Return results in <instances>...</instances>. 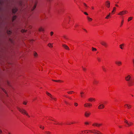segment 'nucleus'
<instances>
[{"mask_svg": "<svg viewBox=\"0 0 134 134\" xmlns=\"http://www.w3.org/2000/svg\"><path fill=\"white\" fill-rule=\"evenodd\" d=\"M131 76L130 75H128L125 77L126 80L128 82V84L130 86H133L134 85V82L131 80Z\"/></svg>", "mask_w": 134, "mask_h": 134, "instance_id": "1", "label": "nucleus"}, {"mask_svg": "<svg viewBox=\"0 0 134 134\" xmlns=\"http://www.w3.org/2000/svg\"><path fill=\"white\" fill-rule=\"evenodd\" d=\"M18 110L22 114H26L29 117H30V116L28 115V113L26 112V111L23 109H21L19 108H18Z\"/></svg>", "mask_w": 134, "mask_h": 134, "instance_id": "2", "label": "nucleus"}, {"mask_svg": "<svg viewBox=\"0 0 134 134\" xmlns=\"http://www.w3.org/2000/svg\"><path fill=\"white\" fill-rule=\"evenodd\" d=\"M128 11L126 10H123L119 12L118 14V15L122 16L123 15H125V14L127 13Z\"/></svg>", "mask_w": 134, "mask_h": 134, "instance_id": "3", "label": "nucleus"}, {"mask_svg": "<svg viewBox=\"0 0 134 134\" xmlns=\"http://www.w3.org/2000/svg\"><path fill=\"white\" fill-rule=\"evenodd\" d=\"M89 131L93 133H97V134H102L99 131L95 130H93V131H92L91 130H89Z\"/></svg>", "mask_w": 134, "mask_h": 134, "instance_id": "4", "label": "nucleus"}, {"mask_svg": "<svg viewBox=\"0 0 134 134\" xmlns=\"http://www.w3.org/2000/svg\"><path fill=\"white\" fill-rule=\"evenodd\" d=\"M91 113L88 111H86L85 114V115L86 117H88L90 115Z\"/></svg>", "mask_w": 134, "mask_h": 134, "instance_id": "5", "label": "nucleus"}, {"mask_svg": "<svg viewBox=\"0 0 134 134\" xmlns=\"http://www.w3.org/2000/svg\"><path fill=\"white\" fill-rule=\"evenodd\" d=\"M105 4L107 7H108L109 8L110 7V2L108 1H107L105 3Z\"/></svg>", "mask_w": 134, "mask_h": 134, "instance_id": "6", "label": "nucleus"}, {"mask_svg": "<svg viewBox=\"0 0 134 134\" xmlns=\"http://www.w3.org/2000/svg\"><path fill=\"white\" fill-rule=\"evenodd\" d=\"M84 106L85 107H90L92 105V104L90 103H86L84 104Z\"/></svg>", "mask_w": 134, "mask_h": 134, "instance_id": "7", "label": "nucleus"}, {"mask_svg": "<svg viewBox=\"0 0 134 134\" xmlns=\"http://www.w3.org/2000/svg\"><path fill=\"white\" fill-rule=\"evenodd\" d=\"M104 106L103 104H101L98 107V108L99 109H102L104 108Z\"/></svg>", "mask_w": 134, "mask_h": 134, "instance_id": "8", "label": "nucleus"}, {"mask_svg": "<svg viewBox=\"0 0 134 134\" xmlns=\"http://www.w3.org/2000/svg\"><path fill=\"white\" fill-rule=\"evenodd\" d=\"M63 47L66 49L69 50V47L65 44H63Z\"/></svg>", "mask_w": 134, "mask_h": 134, "instance_id": "9", "label": "nucleus"}, {"mask_svg": "<svg viewBox=\"0 0 134 134\" xmlns=\"http://www.w3.org/2000/svg\"><path fill=\"white\" fill-rule=\"evenodd\" d=\"M18 10L16 8H13L12 9V12L13 14H15L17 11Z\"/></svg>", "mask_w": 134, "mask_h": 134, "instance_id": "10", "label": "nucleus"}, {"mask_svg": "<svg viewBox=\"0 0 134 134\" xmlns=\"http://www.w3.org/2000/svg\"><path fill=\"white\" fill-rule=\"evenodd\" d=\"M80 96L82 98L84 97L85 96L84 92L83 91H81L80 92Z\"/></svg>", "mask_w": 134, "mask_h": 134, "instance_id": "11", "label": "nucleus"}, {"mask_svg": "<svg viewBox=\"0 0 134 134\" xmlns=\"http://www.w3.org/2000/svg\"><path fill=\"white\" fill-rule=\"evenodd\" d=\"M115 63L118 66L121 65L122 64L121 62L120 61H116Z\"/></svg>", "mask_w": 134, "mask_h": 134, "instance_id": "12", "label": "nucleus"}, {"mask_svg": "<svg viewBox=\"0 0 134 134\" xmlns=\"http://www.w3.org/2000/svg\"><path fill=\"white\" fill-rule=\"evenodd\" d=\"M100 43L103 45L105 47H106L107 46V43L104 41H102Z\"/></svg>", "mask_w": 134, "mask_h": 134, "instance_id": "13", "label": "nucleus"}, {"mask_svg": "<svg viewBox=\"0 0 134 134\" xmlns=\"http://www.w3.org/2000/svg\"><path fill=\"white\" fill-rule=\"evenodd\" d=\"M36 5H37V3H35L34 7H33V8H32V9H31L32 11H33L35 9V8L36 7Z\"/></svg>", "mask_w": 134, "mask_h": 134, "instance_id": "14", "label": "nucleus"}, {"mask_svg": "<svg viewBox=\"0 0 134 134\" xmlns=\"http://www.w3.org/2000/svg\"><path fill=\"white\" fill-rule=\"evenodd\" d=\"M125 106H127L128 108H130L131 107V106L130 105L128 104H126L125 105Z\"/></svg>", "mask_w": 134, "mask_h": 134, "instance_id": "15", "label": "nucleus"}, {"mask_svg": "<svg viewBox=\"0 0 134 134\" xmlns=\"http://www.w3.org/2000/svg\"><path fill=\"white\" fill-rule=\"evenodd\" d=\"M38 30H39V31H44V29L41 27L39 28L38 29Z\"/></svg>", "mask_w": 134, "mask_h": 134, "instance_id": "16", "label": "nucleus"}, {"mask_svg": "<svg viewBox=\"0 0 134 134\" xmlns=\"http://www.w3.org/2000/svg\"><path fill=\"white\" fill-rule=\"evenodd\" d=\"M98 82L96 80H94L93 81V83L94 84H97L98 83Z\"/></svg>", "mask_w": 134, "mask_h": 134, "instance_id": "17", "label": "nucleus"}, {"mask_svg": "<svg viewBox=\"0 0 134 134\" xmlns=\"http://www.w3.org/2000/svg\"><path fill=\"white\" fill-rule=\"evenodd\" d=\"M124 45V44H120V48L121 49H123V48L122 47V46H123Z\"/></svg>", "mask_w": 134, "mask_h": 134, "instance_id": "18", "label": "nucleus"}, {"mask_svg": "<svg viewBox=\"0 0 134 134\" xmlns=\"http://www.w3.org/2000/svg\"><path fill=\"white\" fill-rule=\"evenodd\" d=\"M48 46L49 47H53V46H52V44H51V43H49L48 44Z\"/></svg>", "mask_w": 134, "mask_h": 134, "instance_id": "19", "label": "nucleus"}, {"mask_svg": "<svg viewBox=\"0 0 134 134\" xmlns=\"http://www.w3.org/2000/svg\"><path fill=\"white\" fill-rule=\"evenodd\" d=\"M132 18H133V17H129L128 18V21H130V20H132Z\"/></svg>", "mask_w": 134, "mask_h": 134, "instance_id": "20", "label": "nucleus"}, {"mask_svg": "<svg viewBox=\"0 0 134 134\" xmlns=\"http://www.w3.org/2000/svg\"><path fill=\"white\" fill-rule=\"evenodd\" d=\"M87 18L88 20L89 21H91L92 20V19L90 18L89 16H87Z\"/></svg>", "mask_w": 134, "mask_h": 134, "instance_id": "21", "label": "nucleus"}, {"mask_svg": "<svg viewBox=\"0 0 134 134\" xmlns=\"http://www.w3.org/2000/svg\"><path fill=\"white\" fill-rule=\"evenodd\" d=\"M16 16H13L12 18L13 20L14 21V20L16 18Z\"/></svg>", "mask_w": 134, "mask_h": 134, "instance_id": "22", "label": "nucleus"}, {"mask_svg": "<svg viewBox=\"0 0 134 134\" xmlns=\"http://www.w3.org/2000/svg\"><path fill=\"white\" fill-rule=\"evenodd\" d=\"M92 51H97V49L95 48H93V47H92Z\"/></svg>", "mask_w": 134, "mask_h": 134, "instance_id": "23", "label": "nucleus"}, {"mask_svg": "<svg viewBox=\"0 0 134 134\" xmlns=\"http://www.w3.org/2000/svg\"><path fill=\"white\" fill-rule=\"evenodd\" d=\"M88 100L89 101L91 102V101H92L93 98H89L88 99Z\"/></svg>", "mask_w": 134, "mask_h": 134, "instance_id": "24", "label": "nucleus"}, {"mask_svg": "<svg viewBox=\"0 0 134 134\" xmlns=\"http://www.w3.org/2000/svg\"><path fill=\"white\" fill-rule=\"evenodd\" d=\"M34 55L35 57H36L37 55V54L36 52H34Z\"/></svg>", "mask_w": 134, "mask_h": 134, "instance_id": "25", "label": "nucleus"}, {"mask_svg": "<svg viewBox=\"0 0 134 134\" xmlns=\"http://www.w3.org/2000/svg\"><path fill=\"white\" fill-rule=\"evenodd\" d=\"M110 13H109V15H108L105 18L106 19H108V17L110 16Z\"/></svg>", "mask_w": 134, "mask_h": 134, "instance_id": "26", "label": "nucleus"}, {"mask_svg": "<svg viewBox=\"0 0 134 134\" xmlns=\"http://www.w3.org/2000/svg\"><path fill=\"white\" fill-rule=\"evenodd\" d=\"M82 67L83 70L84 71H85L86 70V69L83 66H82Z\"/></svg>", "mask_w": 134, "mask_h": 134, "instance_id": "27", "label": "nucleus"}, {"mask_svg": "<svg viewBox=\"0 0 134 134\" xmlns=\"http://www.w3.org/2000/svg\"><path fill=\"white\" fill-rule=\"evenodd\" d=\"M98 124L96 123H94L92 125L93 126H97Z\"/></svg>", "mask_w": 134, "mask_h": 134, "instance_id": "28", "label": "nucleus"}, {"mask_svg": "<svg viewBox=\"0 0 134 134\" xmlns=\"http://www.w3.org/2000/svg\"><path fill=\"white\" fill-rule=\"evenodd\" d=\"M63 37L64 38H65V39H66V40H68V38H67V37H66V36L65 35H64L63 36Z\"/></svg>", "mask_w": 134, "mask_h": 134, "instance_id": "29", "label": "nucleus"}, {"mask_svg": "<svg viewBox=\"0 0 134 134\" xmlns=\"http://www.w3.org/2000/svg\"><path fill=\"white\" fill-rule=\"evenodd\" d=\"M26 30H21V32H23V33L25 32H26Z\"/></svg>", "mask_w": 134, "mask_h": 134, "instance_id": "30", "label": "nucleus"}, {"mask_svg": "<svg viewBox=\"0 0 134 134\" xmlns=\"http://www.w3.org/2000/svg\"><path fill=\"white\" fill-rule=\"evenodd\" d=\"M46 94L48 96H49L51 95V94H50L49 93H48L47 92H46Z\"/></svg>", "mask_w": 134, "mask_h": 134, "instance_id": "31", "label": "nucleus"}, {"mask_svg": "<svg viewBox=\"0 0 134 134\" xmlns=\"http://www.w3.org/2000/svg\"><path fill=\"white\" fill-rule=\"evenodd\" d=\"M45 132L47 134H52L49 131H46Z\"/></svg>", "mask_w": 134, "mask_h": 134, "instance_id": "32", "label": "nucleus"}, {"mask_svg": "<svg viewBox=\"0 0 134 134\" xmlns=\"http://www.w3.org/2000/svg\"><path fill=\"white\" fill-rule=\"evenodd\" d=\"M7 33L8 34H10L11 33V31H7Z\"/></svg>", "mask_w": 134, "mask_h": 134, "instance_id": "33", "label": "nucleus"}, {"mask_svg": "<svg viewBox=\"0 0 134 134\" xmlns=\"http://www.w3.org/2000/svg\"><path fill=\"white\" fill-rule=\"evenodd\" d=\"M123 22H124V20H122V21H121V26H122L123 25Z\"/></svg>", "mask_w": 134, "mask_h": 134, "instance_id": "34", "label": "nucleus"}, {"mask_svg": "<svg viewBox=\"0 0 134 134\" xmlns=\"http://www.w3.org/2000/svg\"><path fill=\"white\" fill-rule=\"evenodd\" d=\"M78 105V104L76 103H74V105L76 107Z\"/></svg>", "mask_w": 134, "mask_h": 134, "instance_id": "35", "label": "nucleus"}, {"mask_svg": "<svg viewBox=\"0 0 134 134\" xmlns=\"http://www.w3.org/2000/svg\"><path fill=\"white\" fill-rule=\"evenodd\" d=\"M124 122L126 124H127L128 122H128L127 120H126L125 119H124Z\"/></svg>", "mask_w": 134, "mask_h": 134, "instance_id": "36", "label": "nucleus"}, {"mask_svg": "<svg viewBox=\"0 0 134 134\" xmlns=\"http://www.w3.org/2000/svg\"><path fill=\"white\" fill-rule=\"evenodd\" d=\"M40 127L42 129H44V127L43 126H42L41 125H40Z\"/></svg>", "mask_w": 134, "mask_h": 134, "instance_id": "37", "label": "nucleus"}, {"mask_svg": "<svg viewBox=\"0 0 134 134\" xmlns=\"http://www.w3.org/2000/svg\"><path fill=\"white\" fill-rule=\"evenodd\" d=\"M127 124V125L128 126H130V122H128Z\"/></svg>", "mask_w": 134, "mask_h": 134, "instance_id": "38", "label": "nucleus"}, {"mask_svg": "<svg viewBox=\"0 0 134 134\" xmlns=\"http://www.w3.org/2000/svg\"><path fill=\"white\" fill-rule=\"evenodd\" d=\"M53 34V32L52 31L50 33L51 35V36H52Z\"/></svg>", "mask_w": 134, "mask_h": 134, "instance_id": "39", "label": "nucleus"}, {"mask_svg": "<svg viewBox=\"0 0 134 134\" xmlns=\"http://www.w3.org/2000/svg\"><path fill=\"white\" fill-rule=\"evenodd\" d=\"M116 8L115 7H114L113 8V10L112 12V13H113V12L114 11V10Z\"/></svg>", "mask_w": 134, "mask_h": 134, "instance_id": "40", "label": "nucleus"}, {"mask_svg": "<svg viewBox=\"0 0 134 134\" xmlns=\"http://www.w3.org/2000/svg\"><path fill=\"white\" fill-rule=\"evenodd\" d=\"M102 69H103V70L105 71H106V69H105L104 68V67H102Z\"/></svg>", "mask_w": 134, "mask_h": 134, "instance_id": "41", "label": "nucleus"}, {"mask_svg": "<svg viewBox=\"0 0 134 134\" xmlns=\"http://www.w3.org/2000/svg\"><path fill=\"white\" fill-rule=\"evenodd\" d=\"M56 82H63V81H61L60 80H56Z\"/></svg>", "mask_w": 134, "mask_h": 134, "instance_id": "42", "label": "nucleus"}, {"mask_svg": "<svg viewBox=\"0 0 134 134\" xmlns=\"http://www.w3.org/2000/svg\"><path fill=\"white\" fill-rule=\"evenodd\" d=\"M74 92L73 91H70V92H68V94H70V93H72V92Z\"/></svg>", "mask_w": 134, "mask_h": 134, "instance_id": "43", "label": "nucleus"}, {"mask_svg": "<svg viewBox=\"0 0 134 134\" xmlns=\"http://www.w3.org/2000/svg\"><path fill=\"white\" fill-rule=\"evenodd\" d=\"M49 97L51 98L52 99H53V97H52V95L51 94V95H50Z\"/></svg>", "mask_w": 134, "mask_h": 134, "instance_id": "44", "label": "nucleus"}, {"mask_svg": "<svg viewBox=\"0 0 134 134\" xmlns=\"http://www.w3.org/2000/svg\"><path fill=\"white\" fill-rule=\"evenodd\" d=\"M83 4H84V5L86 7H87L88 6H87V5H86V4L85 3H83Z\"/></svg>", "mask_w": 134, "mask_h": 134, "instance_id": "45", "label": "nucleus"}, {"mask_svg": "<svg viewBox=\"0 0 134 134\" xmlns=\"http://www.w3.org/2000/svg\"><path fill=\"white\" fill-rule=\"evenodd\" d=\"M130 126H131L133 124V123L131 122H130Z\"/></svg>", "mask_w": 134, "mask_h": 134, "instance_id": "46", "label": "nucleus"}, {"mask_svg": "<svg viewBox=\"0 0 134 134\" xmlns=\"http://www.w3.org/2000/svg\"><path fill=\"white\" fill-rule=\"evenodd\" d=\"M101 125H102L101 124H98V125H97V126L99 127V126H100Z\"/></svg>", "mask_w": 134, "mask_h": 134, "instance_id": "47", "label": "nucleus"}, {"mask_svg": "<svg viewBox=\"0 0 134 134\" xmlns=\"http://www.w3.org/2000/svg\"><path fill=\"white\" fill-rule=\"evenodd\" d=\"M84 13L86 15H88V14L86 12H84Z\"/></svg>", "mask_w": 134, "mask_h": 134, "instance_id": "48", "label": "nucleus"}, {"mask_svg": "<svg viewBox=\"0 0 134 134\" xmlns=\"http://www.w3.org/2000/svg\"><path fill=\"white\" fill-rule=\"evenodd\" d=\"M23 104L26 105V103L25 102H24L23 103Z\"/></svg>", "mask_w": 134, "mask_h": 134, "instance_id": "49", "label": "nucleus"}, {"mask_svg": "<svg viewBox=\"0 0 134 134\" xmlns=\"http://www.w3.org/2000/svg\"><path fill=\"white\" fill-rule=\"evenodd\" d=\"M97 59H98V60L99 61V62L100 61V59L99 58H97Z\"/></svg>", "mask_w": 134, "mask_h": 134, "instance_id": "50", "label": "nucleus"}, {"mask_svg": "<svg viewBox=\"0 0 134 134\" xmlns=\"http://www.w3.org/2000/svg\"><path fill=\"white\" fill-rule=\"evenodd\" d=\"M129 133L130 134H133V133L132 132L130 131L129 132Z\"/></svg>", "mask_w": 134, "mask_h": 134, "instance_id": "51", "label": "nucleus"}, {"mask_svg": "<svg viewBox=\"0 0 134 134\" xmlns=\"http://www.w3.org/2000/svg\"><path fill=\"white\" fill-rule=\"evenodd\" d=\"M53 100H54L55 101L56 100V98H53Z\"/></svg>", "mask_w": 134, "mask_h": 134, "instance_id": "52", "label": "nucleus"}, {"mask_svg": "<svg viewBox=\"0 0 134 134\" xmlns=\"http://www.w3.org/2000/svg\"><path fill=\"white\" fill-rule=\"evenodd\" d=\"M83 29V30H84L86 32H87V30L85 29Z\"/></svg>", "mask_w": 134, "mask_h": 134, "instance_id": "53", "label": "nucleus"}, {"mask_svg": "<svg viewBox=\"0 0 134 134\" xmlns=\"http://www.w3.org/2000/svg\"><path fill=\"white\" fill-rule=\"evenodd\" d=\"M85 124H88V122H85Z\"/></svg>", "mask_w": 134, "mask_h": 134, "instance_id": "54", "label": "nucleus"}, {"mask_svg": "<svg viewBox=\"0 0 134 134\" xmlns=\"http://www.w3.org/2000/svg\"><path fill=\"white\" fill-rule=\"evenodd\" d=\"M95 98H93L92 101H95Z\"/></svg>", "mask_w": 134, "mask_h": 134, "instance_id": "55", "label": "nucleus"}, {"mask_svg": "<svg viewBox=\"0 0 134 134\" xmlns=\"http://www.w3.org/2000/svg\"><path fill=\"white\" fill-rule=\"evenodd\" d=\"M47 1H48V2H50L51 0H46Z\"/></svg>", "mask_w": 134, "mask_h": 134, "instance_id": "56", "label": "nucleus"}, {"mask_svg": "<svg viewBox=\"0 0 134 134\" xmlns=\"http://www.w3.org/2000/svg\"><path fill=\"white\" fill-rule=\"evenodd\" d=\"M65 103H66V104H68V102H66V101H65Z\"/></svg>", "mask_w": 134, "mask_h": 134, "instance_id": "57", "label": "nucleus"}, {"mask_svg": "<svg viewBox=\"0 0 134 134\" xmlns=\"http://www.w3.org/2000/svg\"><path fill=\"white\" fill-rule=\"evenodd\" d=\"M52 80L53 81H55V82H56V80Z\"/></svg>", "mask_w": 134, "mask_h": 134, "instance_id": "58", "label": "nucleus"}, {"mask_svg": "<svg viewBox=\"0 0 134 134\" xmlns=\"http://www.w3.org/2000/svg\"><path fill=\"white\" fill-rule=\"evenodd\" d=\"M115 5L116 6V7H118V5L117 4H115Z\"/></svg>", "mask_w": 134, "mask_h": 134, "instance_id": "59", "label": "nucleus"}, {"mask_svg": "<svg viewBox=\"0 0 134 134\" xmlns=\"http://www.w3.org/2000/svg\"><path fill=\"white\" fill-rule=\"evenodd\" d=\"M119 127L120 128H121V127H122V126H119Z\"/></svg>", "mask_w": 134, "mask_h": 134, "instance_id": "60", "label": "nucleus"}, {"mask_svg": "<svg viewBox=\"0 0 134 134\" xmlns=\"http://www.w3.org/2000/svg\"><path fill=\"white\" fill-rule=\"evenodd\" d=\"M92 9H94V7H92Z\"/></svg>", "mask_w": 134, "mask_h": 134, "instance_id": "61", "label": "nucleus"}, {"mask_svg": "<svg viewBox=\"0 0 134 134\" xmlns=\"http://www.w3.org/2000/svg\"><path fill=\"white\" fill-rule=\"evenodd\" d=\"M133 63H134V59H133Z\"/></svg>", "mask_w": 134, "mask_h": 134, "instance_id": "62", "label": "nucleus"}, {"mask_svg": "<svg viewBox=\"0 0 134 134\" xmlns=\"http://www.w3.org/2000/svg\"><path fill=\"white\" fill-rule=\"evenodd\" d=\"M2 132V131L1 130H0V132L1 133Z\"/></svg>", "mask_w": 134, "mask_h": 134, "instance_id": "63", "label": "nucleus"}, {"mask_svg": "<svg viewBox=\"0 0 134 134\" xmlns=\"http://www.w3.org/2000/svg\"><path fill=\"white\" fill-rule=\"evenodd\" d=\"M3 91L4 92H5V90H3Z\"/></svg>", "mask_w": 134, "mask_h": 134, "instance_id": "64", "label": "nucleus"}]
</instances>
